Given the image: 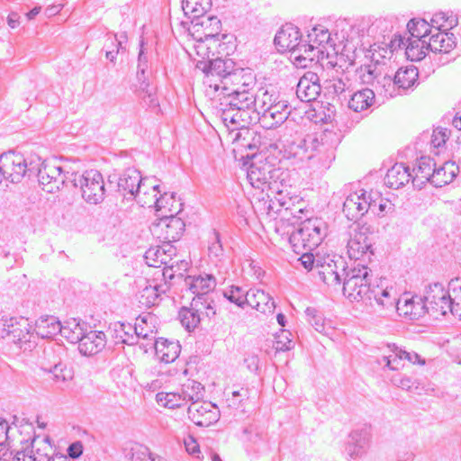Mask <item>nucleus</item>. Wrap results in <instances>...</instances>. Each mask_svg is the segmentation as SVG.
Returning a JSON list of instances; mask_svg holds the SVG:
<instances>
[{
  "label": "nucleus",
  "mask_w": 461,
  "mask_h": 461,
  "mask_svg": "<svg viewBox=\"0 0 461 461\" xmlns=\"http://www.w3.org/2000/svg\"><path fill=\"white\" fill-rule=\"evenodd\" d=\"M410 37L429 40L433 33V29L424 19H412L407 24Z\"/></svg>",
  "instance_id": "09e8293b"
},
{
  "label": "nucleus",
  "mask_w": 461,
  "mask_h": 461,
  "mask_svg": "<svg viewBox=\"0 0 461 461\" xmlns=\"http://www.w3.org/2000/svg\"><path fill=\"white\" fill-rule=\"evenodd\" d=\"M321 90L319 76L312 71H307L296 86V95L301 101L308 103L315 100Z\"/></svg>",
  "instance_id": "a878e982"
},
{
  "label": "nucleus",
  "mask_w": 461,
  "mask_h": 461,
  "mask_svg": "<svg viewBox=\"0 0 461 461\" xmlns=\"http://www.w3.org/2000/svg\"><path fill=\"white\" fill-rule=\"evenodd\" d=\"M324 134L312 133L306 135L301 139V144L305 149V154H312L314 156L315 151H321L325 149Z\"/></svg>",
  "instance_id": "603ef678"
},
{
  "label": "nucleus",
  "mask_w": 461,
  "mask_h": 461,
  "mask_svg": "<svg viewBox=\"0 0 461 461\" xmlns=\"http://www.w3.org/2000/svg\"><path fill=\"white\" fill-rule=\"evenodd\" d=\"M429 50L428 40H421L412 37L406 39L405 54L411 61H420L425 58Z\"/></svg>",
  "instance_id": "a18cd8bd"
},
{
  "label": "nucleus",
  "mask_w": 461,
  "mask_h": 461,
  "mask_svg": "<svg viewBox=\"0 0 461 461\" xmlns=\"http://www.w3.org/2000/svg\"><path fill=\"white\" fill-rule=\"evenodd\" d=\"M114 331L117 343L127 345L137 344L136 337L134 336V327L130 323H119L116 325Z\"/></svg>",
  "instance_id": "5fc2aeb1"
},
{
  "label": "nucleus",
  "mask_w": 461,
  "mask_h": 461,
  "mask_svg": "<svg viewBox=\"0 0 461 461\" xmlns=\"http://www.w3.org/2000/svg\"><path fill=\"white\" fill-rule=\"evenodd\" d=\"M292 334L285 330H283L279 334L276 336L274 348L277 352L287 351L294 348V342L291 339Z\"/></svg>",
  "instance_id": "0e129e2a"
},
{
  "label": "nucleus",
  "mask_w": 461,
  "mask_h": 461,
  "mask_svg": "<svg viewBox=\"0 0 461 461\" xmlns=\"http://www.w3.org/2000/svg\"><path fill=\"white\" fill-rule=\"evenodd\" d=\"M301 38L302 35L299 29L291 23H286L277 32L274 42L278 51L291 52V56L296 65L306 68V62H303L299 58L296 59V56H301L300 53H303V41Z\"/></svg>",
  "instance_id": "1a4fd4ad"
},
{
  "label": "nucleus",
  "mask_w": 461,
  "mask_h": 461,
  "mask_svg": "<svg viewBox=\"0 0 461 461\" xmlns=\"http://www.w3.org/2000/svg\"><path fill=\"white\" fill-rule=\"evenodd\" d=\"M383 73V66L378 61L361 66L357 70V76L360 82L365 85H371L374 88Z\"/></svg>",
  "instance_id": "37998d69"
},
{
  "label": "nucleus",
  "mask_w": 461,
  "mask_h": 461,
  "mask_svg": "<svg viewBox=\"0 0 461 461\" xmlns=\"http://www.w3.org/2000/svg\"><path fill=\"white\" fill-rule=\"evenodd\" d=\"M60 323L54 316L41 317L36 321L33 331L38 337L49 339L59 333Z\"/></svg>",
  "instance_id": "a19ab883"
},
{
  "label": "nucleus",
  "mask_w": 461,
  "mask_h": 461,
  "mask_svg": "<svg viewBox=\"0 0 461 461\" xmlns=\"http://www.w3.org/2000/svg\"><path fill=\"white\" fill-rule=\"evenodd\" d=\"M196 68L205 74L204 80H209L210 77L218 79V77H221L224 74L235 69L234 62L231 59H222L220 58L211 59L209 62L198 61Z\"/></svg>",
  "instance_id": "7c9ffc66"
},
{
  "label": "nucleus",
  "mask_w": 461,
  "mask_h": 461,
  "mask_svg": "<svg viewBox=\"0 0 461 461\" xmlns=\"http://www.w3.org/2000/svg\"><path fill=\"white\" fill-rule=\"evenodd\" d=\"M159 196H167L168 199L164 200L165 208H162L159 212L161 213L167 214H177L181 211L182 203L179 201L176 200V195L174 193L168 194L167 192H163V194H159Z\"/></svg>",
  "instance_id": "e2e57ef3"
},
{
  "label": "nucleus",
  "mask_w": 461,
  "mask_h": 461,
  "mask_svg": "<svg viewBox=\"0 0 461 461\" xmlns=\"http://www.w3.org/2000/svg\"><path fill=\"white\" fill-rule=\"evenodd\" d=\"M450 295L449 312L461 320V279L450 282Z\"/></svg>",
  "instance_id": "3c124183"
},
{
  "label": "nucleus",
  "mask_w": 461,
  "mask_h": 461,
  "mask_svg": "<svg viewBox=\"0 0 461 461\" xmlns=\"http://www.w3.org/2000/svg\"><path fill=\"white\" fill-rule=\"evenodd\" d=\"M246 305L262 313H272L275 309V302L273 298L265 291L258 288L248 290Z\"/></svg>",
  "instance_id": "2f4dec72"
},
{
  "label": "nucleus",
  "mask_w": 461,
  "mask_h": 461,
  "mask_svg": "<svg viewBox=\"0 0 461 461\" xmlns=\"http://www.w3.org/2000/svg\"><path fill=\"white\" fill-rule=\"evenodd\" d=\"M387 348L389 352L387 355L383 356V361L385 363V366L391 370H399L402 368V361L404 360L412 364H424V361L420 360V357L415 352H407L394 344L388 345Z\"/></svg>",
  "instance_id": "bb28decb"
},
{
  "label": "nucleus",
  "mask_w": 461,
  "mask_h": 461,
  "mask_svg": "<svg viewBox=\"0 0 461 461\" xmlns=\"http://www.w3.org/2000/svg\"><path fill=\"white\" fill-rule=\"evenodd\" d=\"M449 138V131L447 128L438 127L431 135V144L435 148L442 147Z\"/></svg>",
  "instance_id": "774afa93"
},
{
  "label": "nucleus",
  "mask_w": 461,
  "mask_h": 461,
  "mask_svg": "<svg viewBox=\"0 0 461 461\" xmlns=\"http://www.w3.org/2000/svg\"><path fill=\"white\" fill-rule=\"evenodd\" d=\"M346 236L348 255L351 259L363 261L371 259L374 252L367 227L352 226Z\"/></svg>",
  "instance_id": "6e6552de"
},
{
  "label": "nucleus",
  "mask_w": 461,
  "mask_h": 461,
  "mask_svg": "<svg viewBox=\"0 0 461 461\" xmlns=\"http://www.w3.org/2000/svg\"><path fill=\"white\" fill-rule=\"evenodd\" d=\"M371 441V428L363 425L353 429L348 435L345 451L350 458L362 456L369 447Z\"/></svg>",
  "instance_id": "4be33fe9"
},
{
  "label": "nucleus",
  "mask_w": 461,
  "mask_h": 461,
  "mask_svg": "<svg viewBox=\"0 0 461 461\" xmlns=\"http://www.w3.org/2000/svg\"><path fill=\"white\" fill-rule=\"evenodd\" d=\"M35 169L32 161L28 163L21 153L8 151L0 156L2 177L12 183L20 182L26 173L35 174Z\"/></svg>",
  "instance_id": "9d476101"
},
{
  "label": "nucleus",
  "mask_w": 461,
  "mask_h": 461,
  "mask_svg": "<svg viewBox=\"0 0 461 461\" xmlns=\"http://www.w3.org/2000/svg\"><path fill=\"white\" fill-rule=\"evenodd\" d=\"M373 90L376 91L379 95H384L385 97H394L401 95L395 78L384 74L380 80L376 82Z\"/></svg>",
  "instance_id": "8fccbe9b"
},
{
  "label": "nucleus",
  "mask_w": 461,
  "mask_h": 461,
  "mask_svg": "<svg viewBox=\"0 0 461 461\" xmlns=\"http://www.w3.org/2000/svg\"><path fill=\"white\" fill-rule=\"evenodd\" d=\"M243 79V70L235 68L232 71L224 74L221 77L214 79L210 77L209 80H204V85L207 86V95H212V98L227 96V93L232 92L234 84H239V81Z\"/></svg>",
  "instance_id": "412c9836"
},
{
  "label": "nucleus",
  "mask_w": 461,
  "mask_h": 461,
  "mask_svg": "<svg viewBox=\"0 0 461 461\" xmlns=\"http://www.w3.org/2000/svg\"><path fill=\"white\" fill-rule=\"evenodd\" d=\"M156 357L166 364L174 362L181 352L178 341L159 338L154 343Z\"/></svg>",
  "instance_id": "473e14b6"
},
{
  "label": "nucleus",
  "mask_w": 461,
  "mask_h": 461,
  "mask_svg": "<svg viewBox=\"0 0 461 461\" xmlns=\"http://www.w3.org/2000/svg\"><path fill=\"white\" fill-rule=\"evenodd\" d=\"M221 29V23L217 16L204 14L194 22H191L189 31L193 34H200L199 40L201 42L197 46V53H200L205 46L203 42L212 40L214 37L219 36Z\"/></svg>",
  "instance_id": "6ab92c4d"
},
{
  "label": "nucleus",
  "mask_w": 461,
  "mask_h": 461,
  "mask_svg": "<svg viewBox=\"0 0 461 461\" xmlns=\"http://www.w3.org/2000/svg\"><path fill=\"white\" fill-rule=\"evenodd\" d=\"M373 285L368 267L358 264L343 276V294L351 301H370Z\"/></svg>",
  "instance_id": "7ed1b4c3"
},
{
  "label": "nucleus",
  "mask_w": 461,
  "mask_h": 461,
  "mask_svg": "<svg viewBox=\"0 0 461 461\" xmlns=\"http://www.w3.org/2000/svg\"><path fill=\"white\" fill-rule=\"evenodd\" d=\"M418 77V69L413 66L399 68L394 78L401 95L412 88L417 84Z\"/></svg>",
  "instance_id": "c03bdc74"
},
{
  "label": "nucleus",
  "mask_w": 461,
  "mask_h": 461,
  "mask_svg": "<svg viewBox=\"0 0 461 461\" xmlns=\"http://www.w3.org/2000/svg\"><path fill=\"white\" fill-rule=\"evenodd\" d=\"M369 210L370 201L366 202V191L363 189L348 194L343 203V212L349 221L361 219Z\"/></svg>",
  "instance_id": "5701e85b"
},
{
  "label": "nucleus",
  "mask_w": 461,
  "mask_h": 461,
  "mask_svg": "<svg viewBox=\"0 0 461 461\" xmlns=\"http://www.w3.org/2000/svg\"><path fill=\"white\" fill-rule=\"evenodd\" d=\"M221 102V118L224 124L233 130L241 129L249 133L248 126L256 120L257 97L253 91L227 93Z\"/></svg>",
  "instance_id": "f257e3e1"
},
{
  "label": "nucleus",
  "mask_w": 461,
  "mask_h": 461,
  "mask_svg": "<svg viewBox=\"0 0 461 461\" xmlns=\"http://www.w3.org/2000/svg\"><path fill=\"white\" fill-rule=\"evenodd\" d=\"M375 90L363 88L356 91L349 98L348 106L350 110L360 113L367 110L375 103Z\"/></svg>",
  "instance_id": "58836bf2"
},
{
  "label": "nucleus",
  "mask_w": 461,
  "mask_h": 461,
  "mask_svg": "<svg viewBox=\"0 0 461 461\" xmlns=\"http://www.w3.org/2000/svg\"><path fill=\"white\" fill-rule=\"evenodd\" d=\"M154 177H144L142 184L138 186L134 198L142 207H154L158 212L165 208L164 200L168 199L167 196H158L161 194L160 185L156 183Z\"/></svg>",
  "instance_id": "dca6fc26"
},
{
  "label": "nucleus",
  "mask_w": 461,
  "mask_h": 461,
  "mask_svg": "<svg viewBox=\"0 0 461 461\" xmlns=\"http://www.w3.org/2000/svg\"><path fill=\"white\" fill-rule=\"evenodd\" d=\"M347 88V83L341 78H333L326 81L325 89L330 95L339 96Z\"/></svg>",
  "instance_id": "69168bd1"
},
{
  "label": "nucleus",
  "mask_w": 461,
  "mask_h": 461,
  "mask_svg": "<svg viewBox=\"0 0 461 461\" xmlns=\"http://www.w3.org/2000/svg\"><path fill=\"white\" fill-rule=\"evenodd\" d=\"M397 311L410 320H419L428 313L425 296L403 294L397 301Z\"/></svg>",
  "instance_id": "393cba45"
},
{
  "label": "nucleus",
  "mask_w": 461,
  "mask_h": 461,
  "mask_svg": "<svg viewBox=\"0 0 461 461\" xmlns=\"http://www.w3.org/2000/svg\"><path fill=\"white\" fill-rule=\"evenodd\" d=\"M391 382L394 386L410 393H419L420 389L417 380L406 375H395L391 378Z\"/></svg>",
  "instance_id": "13d9d810"
},
{
  "label": "nucleus",
  "mask_w": 461,
  "mask_h": 461,
  "mask_svg": "<svg viewBox=\"0 0 461 461\" xmlns=\"http://www.w3.org/2000/svg\"><path fill=\"white\" fill-rule=\"evenodd\" d=\"M277 173L275 161L255 158L248 169L247 178L255 189L270 191L273 188L272 185H276L273 179L277 176Z\"/></svg>",
  "instance_id": "9b49d317"
},
{
  "label": "nucleus",
  "mask_w": 461,
  "mask_h": 461,
  "mask_svg": "<svg viewBox=\"0 0 461 461\" xmlns=\"http://www.w3.org/2000/svg\"><path fill=\"white\" fill-rule=\"evenodd\" d=\"M185 284L192 294H194L191 305L194 306L197 310H205V314L208 317L214 315L215 305L213 301L210 299L209 294L215 288V277L212 275L207 274L197 276H188L185 279Z\"/></svg>",
  "instance_id": "39448f33"
},
{
  "label": "nucleus",
  "mask_w": 461,
  "mask_h": 461,
  "mask_svg": "<svg viewBox=\"0 0 461 461\" xmlns=\"http://www.w3.org/2000/svg\"><path fill=\"white\" fill-rule=\"evenodd\" d=\"M436 163L433 158L429 157H421L418 159L416 167L412 172V184L414 186L421 188L422 185L429 182L431 183L432 174H434V168Z\"/></svg>",
  "instance_id": "72a5a7b5"
},
{
  "label": "nucleus",
  "mask_w": 461,
  "mask_h": 461,
  "mask_svg": "<svg viewBox=\"0 0 461 461\" xmlns=\"http://www.w3.org/2000/svg\"><path fill=\"white\" fill-rule=\"evenodd\" d=\"M333 43L330 32L323 26H316L307 35V41H303V53L296 56L306 62L307 67L314 60L319 61L329 56V48H332Z\"/></svg>",
  "instance_id": "423d86ee"
},
{
  "label": "nucleus",
  "mask_w": 461,
  "mask_h": 461,
  "mask_svg": "<svg viewBox=\"0 0 461 461\" xmlns=\"http://www.w3.org/2000/svg\"><path fill=\"white\" fill-rule=\"evenodd\" d=\"M428 46L435 53H448L456 46L454 34L447 31L433 32L428 40Z\"/></svg>",
  "instance_id": "c9c22d12"
},
{
  "label": "nucleus",
  "mask_w": 461,
  "mask_h": 461,
  "mask_svg": "<svg viewBox=\"0 0 461 461\" xmlns=\"http://www.w3.org/2000/svg\"><path fill=\"white\" fill-rule=\"evenodd\" d=\"M156 400L160 405L169 409L180 407L184 402H185L183 393L179 394L175 393H158Z\"/></svg>",
  "instance_id": "6e6d98bb"
},
{
  "label": "nucleus",
  "mask_w": 461,
  "mask_h": 461,
  "mask_svg": "<svg viewBox=\"0 0 461 461\" xmlns=\"http://www.w3.org/2000/svg\"><path fill=\"white\" fill-rule=\"evenodd\" d=\"M317 269L320 278L328 285H339L347 270L341 258L335 260L330 256L318 258Z\"/></svg>",
  "instance_id": "a211bd4d"
},
{
  "label": "nucleus",
  "mask_w": 461,
  "mask_h": 461,
  "mask_svg": "<svg viewBox=\"0 0 461 461\" xmlns=\"http://www.w3.org/2000/svg\"><path fill=\"white\" fill-rule=\"evenodd\" d=\"M212 7L211 0H183L182 10L185 15L194 22L195 19L206 14Z\"/></svg>",
  "instance_id": "79ce46f5"
},
{
  "label": "nucleus",
  "mask_w": 461,
  "mask_h": 461,
  "mask_svg": "<svg viewBox=\"0 0 461 461\" xmlns=\"http://www.w3.org/2000/svg\"><path fill=\"white\" fill-rule=\"evenodd\" d=\"M144 180L140 171L135 168L126 169L119 177L118 191L127 200H132L138 192L136 189Z\"/></svg>",
  "instance_id": "c756f323"
},
{
  "label": "nucleus",
  "mask_w": 461,
  "mask_h": 461,
  "mask_svg": "<svg viewBox=\"0 0 461 461\" xmlns=\"http://www.w3.org/2000/svg\"><path fill=\"white\" fill-rule=\"evenodd\" d=\"M189 419L197 426L209 427L220 419L218 407L211 402L196 401L187 410Z\"/></svg>",
  "instance_id": "aec40b11"
},
{
  "label": "nucleus",
  "mask_w": 461,
  "mask_h": 461,
  "mask_svg": "<svg viewBox=\"0 0 461 461\" xmlns=\"http://www.w3.org/2000/svg\"><path fill=\"white\" fill-rule=\"evenodd\" d=\"M87 330L86 322L72 318L60 323V331L62 337L71 343H78Z\"/></svg>",
  "instance_id": "4c0bfd02"
},
{
  "label": "nucleus",
  "mask_w": 461,
  "mask_h": 461,
  "mask_svg": "<svg viewBox=\"0 0 461 461\" xmlns=\"http://www.w3.org/2000/svg\"><path fill=\"white\" fill-rule=\"evenodd\" d=\"M268 192L259 191L253 195L252 207L260 220L271 222L280 212H283V215H294L286 206V202L281 199H271Z\"/></svg>",
  "instance_id": "f8f14e48"
},
{
  "label": "nucleus",
  "mask_w": 461,
  "mask_h": 461,
  "mask_svg": "<svg viewBox=\"0 0 461 461\" xmlns=\"http://www.w3.org/2000/svg\"><path fill=\"white\" fill-rule=\"evenodd\" d=\"M450 296V285L446 290L441 284L430 285L425 294L428 313L438 318L449 312Z\"/></svg>",
  "instance_id": "f3484780"
},
{
  "label": "nucleus",
  "mask_w": 461,
  "mask_h": 461,
  "mask_svg": "<svg viewBox=\"0 0 461 461\" xmlns=\"http://www.w3.org/2000/svg\"><path fill=\"white\" fill-rule=\"evenodd\" d=\"M327 225L322 219L312 218L303 221L296 230L289 236V243L294 251L299 253L312 251L321 243L326 236Z\"/></svg>",
  "instance_id": "f03ea898"
},
{
  "label": "nucleus",
  "mask_w": 461,
  "mask_h": 461,
  "mask_svg": "<svg viewBox=\"0 0 461 461\" xmlns=\"http://www.w3.org/2000/svg\"><path fill=\"white\" fill-rule=\"evenodd\" d=\"M258 117L260 124L266 129H274L284 123L290 114L287 103L279 101L269 104L267 108L260 111Z\"/></svg>",
  "instance_id": "b1692460"
},
{
  "label": "nucleus",
  "mask_w": 461,
  "mask_h": 461,
  "mask_svg": "<svg viewBox=\"0 0 461 461\" xmlns=\"http://www.w3.org/2000/svg\"><path fill=\"white\" fill-rule=\"evenodd\" d=\"M247 294L248 291L236 285H231L223 292L225 298L241 308H243L247 303Z\"/></svg>",
  "instance_id": "4d7b16f0"
},
{
  "label": "nucleus",
  "mask_w": 461,
  "mask_h": 461,
  "mask_svg": "<svg viewBox=\"0 0 461 461\" xmlns=\"http://www.w3.org/2000/svg\"><path fill=\"white\" fill-rule=\"evenodd\" d=\"M285 150L288 158H294L300 161L312 158V154H305V149H303V146L301 144V139L288 143Z\"/></svg>",
  "instance_id": "052dcab7"
},
{
  "label": "nucleus",
  "mask_w": 461,
  "mask_h": 461,
  "mask_svg": "<svg viewBox=\"0 0 461 461\" xmlns=\"http://www.w3.org/2000/svg\"><path fill=\"white\" fill-rule=\"evenodd\" d=\"M34 167L39 184L48 193L59 191L68 182L71 183L72 177L75 176V171H71L57 160H46L41 164L40 167Z\"/></svg>",
  "instance_id": "20e7f679"
},
{
  "label": "nucleus",
  "mask_w": 461,
  "mask_h": 461,
  "mask_svg": "<svg viewBox=\"0 0 461 461\" xmlns=\"http://www.w3.org/2000/svg\"><path fill=\"white\" fill-rule=\"evenodd\" d=\"M149 55L144 46L143 40H141L137 64V79L140 83L139 95L147 105L150 107H157L158 103L155 95V91L147 82L148 77L146 73L149 72Z\"/></svg>",
  "instance_id": "2eb2a0df"
},
{
  "label": "nucleus",
  "mask_w": 461,
  "mask_h": 461,
  "mask_svg": "<svg viewBox=\"0 0 461 461\" xmlns=\"http://www.w3.org/2000/svg\"><path fill=\"white\" fill-rule=\"evenodd\" d=\"M203 311L204 310H197L194 306H192L191 309H181L179 312V319L182 325L188 330H194L199 324L201 320L199 312Z\"/></svg>",
  "instance_id": "864d4df0"
},
{
  "label": "nucleus",
  "mask_w": 461,
  "mask_h": 461,
  "mask_svg": "<svg viewBox=\"0 0 461 461\" xmlns=\"http://www.w3.org/2000/svg\"><path fill=\"white\" fill-rule=\"evenodd\" d=\"M209 256L213 258H220L222 256L223 249L220 240V234L216 230L212 232L211 242L208 247Z\"/></svg>",
  "instance_id": "338daca9"
},
{
  "label": "nucleus",
  "mask_w": 461,
  "mask_h": 461,
  "mask_svg": "<svg viewBox=\"0 0 461 461\" xmlns=\"http://www.w3.org/2000/svg\"><path fill=\"white\" fill-rule=\"evenodd\" d=\"M203 385L195 381H189L184 384L182 393L185 402L191 401L192 402L199 401L203 397Z\"/></svg>",
  "instance_id": "bf43d9fd"
},
{
  "label": "nucleus",
  "mask_w": 461,
  "mask_h": 461,
  "mask_svg": "<svg viewBox=\"0 0 461 461\" xmlns=\"http://www.w3.org/2000/svg\"><path fill=\"white\" fill-rule=\"evenodd\" d=\"M308 322L317 330L318 332L325 331V320L321 312L315 308L308 307L305 310Z\"/></svg>",
  "instance_id": "680f3d73"
},
{
  "label": "nucleus",
  "mask_w": 461,
  "mask_h": 461,
  "mask_svg": "<svg viewBox=\"0 0 461 461\" xmlns=\"http://www.w3.org/2000/svg\"><path fill=\"white\" fill-rule=\"evenodd\" d=\"M290 210L294 212V215H292L293 218H295V212H303V209H298L294 212L292 209ZM290 216L291 215H283V212H280V213L276 215V218L273 219L271 222H268L271 225L270 227L273 228L277 234H279L281 237L287 238L288 240L292 231L296 230L293 226L294 222H290Z\"/></svg>",
  "instance_id": "de8ad7c7"
},
{
  "label": "nucleus",
  "mask_w": 461,
  "mask_h": 461,
  "mask_svg": "<svg viewBox=\"0 0 461 461\" xmlns=\"http://www.w3.org/2000/svg\"><path fill=\"white\" fill-rule=\"evenodd\" d=\"M411 179H412V174L410 167L402 163H396L387 171L384 181L390 188L399 189Z\"/></svg>",
  "instance_id": "f704fd0d"
},
{
  "label": "nucleus",
  "mask_w": 461,
  "mask_h": 461,
  "mask_svg": "<svg viewBox=\"0 0 461 461\" xmlns=\"http://www.w3.org/2000/svg\"><path fill=\"white\" fill-rule=\"evenodd\" d=\"M106 345V338L103 331H86L78 342V350L84 356H94L102 351Z\"/></svg>",
  "instance_id": "c85d7f7f"
},
{
  "label": "nucleus",
  "mask_w": 461,
  "mask_h": 461,
  "mask_svg": "<svg viewBox=\"0 0 461 461\" xmlns=\"http://www.w3.org/2000/svg\"><path fill=\"white\" fill-rule=\"evenodd\" d=\"M5 338L15 344L30 342L33 333L28 319L10 317Z\"/></svg>",
  "instance_id": "cd10ccee"
},
{
  "label": "nucleus",
  "mask_w": 461,
  "mask_h": 461,
  "mask_svg": "<svg viewBox=\"0 0 461 461\" xmlns=\"http://www.w3.org/2000/svg\"><path fill=\"white\" fill-rule=\"evenodd\" d=\"M458 173V167L455 162L447 161L434 168L431 183L435 187H442L450 184Z\"/></svg>",
  "instance_id": "e433bc0d"
},
{
  "label": "nucleus",
  "mask_w": 461,
  "mask_h": 461,
  "mask_svg": "<svg viewBox=\"0 0 461 461\" xmlns=\"http://www.w3.org/2000/svg\"><path fill=\"white\" fill-rule=\"evenodd\" d=\"M367 32L370 36L374 37V43L370 44V47L375 50V47L378 49H382L385 53L389 50L390 53L394 50L401 49L402 47L406 46L405 38L401 35L394 34L393 37H391L389 32H387V25L384 21L377 20L373 23Z\"/></svg>",
  "instance_id": "4468645a"
},
{
  "label": "nucleus",
  "mask_w": 461,
  "mask_h": 461,
  "mask_svg": "<svg viewBox=\"0 0 461 461\" xmlns=\"http://www.w3.org/2000/svg\"><path fill=\"white\" fill-rule=\"evenodd\" d=\"M176 215L158 214L159 219L150 226L152 234L167 244L179 240L185 230V222Z\"/></svg>",
  "instance_id": "ddd939ff"
},
{
  "label": "nucleus",
  "mask_w": 461,
  "mask_h": 461,
  "mask_svg": "<svg viewBox=\"0 0 461 461\" xmlns=\"http://www.w3.org/2000/svg\"><path fill=\"white\" fill-rule=\"evenodd\" d=\"M73 186L79 187L82 198L88 203L98 204L104 199V181L100 172L87 170L83 174L75 172L71 181Z\"/></svg>",
  "instance_id": "0eeeda50"
},
{
  "label": "nucleus",
  "mask_w": 461,
  "mask_h": 461,
  "mask_svg": "<svg viewBox=\"0 0 461 461\" xmlns=\"http://www.w3.org/2000/svg\"><path fill=\"white\" fill-rule=\"evenodd\" d=\"M166 247H168L167 249L162 247H151L149 248L144 255V258L146 263L149 267H158L160 265H167L168 263V258L170 254L173 252V248L167 244Z\"/></svg>",
  "instance_id": "49530a36"
},
{
  "label": "nucleus",
  "mask_w": 461,
  "mask_h": 461,
  "mask_svg": "<svg viewBox=\"0 0 461 461\" xmlns=\"http://www.w3.org/2000/svg\"><path fill=\"white\" fill-rule=\"evenodd\" d=\"M375 300L378 305H382L385 308H393L394 306L397 308V294L393 287L383 285H373L371 294H370V303L372 300Z\"/></svg>",
  "instance_id": "ea45409f"
}]
</instances>
